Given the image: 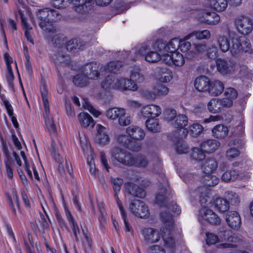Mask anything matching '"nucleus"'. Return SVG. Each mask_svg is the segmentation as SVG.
Instances as JSON below:
<instances>
[{"instance_id": "nucleus-32", "label": "nucleus", "mask_w": 253, "mask_h": 253, "mask_svg": "<svg viewBox=\"0 0 253 253\" xmlns=\"http://www.w3.org/2000/svg\"><path fill=\"white\" fill-rule=\"evenodd\" d=\"M132 164L129 165V167L135 166L137 168H146L149 164L147 158L143 155L139 154L136 157L132 155Z\"/></svg>"}, {"instance_id": "nucleus-16", "label": "nucleus", "mask_w": 253, "mask_h": 253, "mask_svg": "<svg viewBox=\"0 0 253 253\" xmlns=\"http://www.w3.org/2000/svg\"><path fill=\"white\" fill-rule=\"evenodd\" d=\"M162 110L160 106L156 105H146L142 108L141 113L145 118H155L161 114Z\"/></svg>"}, {"instance_id": "nucleus-47", "label": "nucleus", "mask_w": 253, "mask_h": 253, "mask_svg": "<svg viewBox=\"0 0 253 253\" xmlns=\"http://www.w3.org/2000/svg\"><path fill=\"white\" fill-rule=\"evenodd\" d=\"M179 40L177 38H173L171 39L168 43H167L166 52H169L170 54L176 52L179 48Z\"/></svg>"}, {"instance_id": "nucleus-2", "label": "nucleus", "mask_w": 253, "mask_h": 253, "mask_svg": "<svg viewBox=\"0 0 253 253\" xmlns=\"http://www.w3.org/2000/svg\"><path fill=\"white\" fill-rule=\"evenodd\" d=\"M160 215L162 221L168 226V228H166V231L164 232L162 236L165 245L168 248H172L174 246L175 242L171 236H168V235L170 234V229L172 228L174 223L173 216L167 211L162 212Z\"/></svg>"}, {"instance_id": "nucleus-36", "label": "nucleus", "mask_w": 253, "mask_h": 253, "mask_svg": "<svg viewBox=\"0 0 253 253\" xmlns=\"http://www.w3.org/2000/svg\"><path fill=\"white\" fill-rule=\"evenodd\" d=\"M217 42L219 48L223 52H226L230 49V35L229 38L225 36L220 35L217 38Z\"/></svg>"}, {"instance_id": "nucleus-38", "label": "nucleus", "mask_w": 253, "mask_h": 253, "mask_svg": "<svg viewBox=\"0 0 253 253\" xmlns=\"http://www.w3.org/2000/svg\"><path fill=\"white\" fill-rule=\"evenodd\" d=\"M89 80L90 79L82 72V73L78 74L74 76L73 82L77 86L84 87L88 84Z\"/></svg>"}, {"instance_id": "nucleus-22", "label": "nucleus", "mask_w": 253, "mask_h": 253, "mask_svg": "<svg viewBox=\"0 0 253 253\" xmlns=\"http://www.w3.org/2000/svg\"><path fill=\"white\" fill-rule=\"evenodd\" d=\"M66 46L68 51L75 52L80 50H83L85 47V44L80 39L75 38L67 42Z\"/></svg>"}, {"instance_id": "nucleus-39", "label": "nucleus", "mask_w": 253, "mask_h": 253, "mask_svg": "<svg viewBox=\"0 0 253 253\" xmlns=\"http://www.w3.org/2000/svg\"><path fill=\"white\" fill-rule=\"evenodd\" d=\"M54 63L58 66H64L69 63V56L60 52L55 53L53 57Z\"/></svg>"}, {"instance_id": "nucleus-46", "label": "nucleus", "mask_w": 253, "mask_h": 253, "mask_svg": "<svg viewBox=\"0 0 253 253\" xmlns=\"http://www.w3.org/2000/svg\"><path fill=\"white\" fill-rule=\"evenodd\" d=\"M8 202L10 208L11 210L12 214L13 215L16 216V208L15 207V206L14 205V202L16 204V207L18 208V211H20V208H19V202L18 200V197L17 196V194L16 193H13L12 195V197H10L9 196L8 197Z\"/></svg>"}, {"instance_id": "nucleus-6", "label": "nucleus", "mask_w": 253, "mask_h": 253, "mask_svg": "<svg viewBox=\"0 0 253 253\" xmlns=\"http://www.w3.org/2000/svg\"><path fill=\"white\" fill-rule=\"evenodd\" d=\"M198 219L201 222L206 220L214 225H218L220 223V219L218 216L205 206L199 211Z\"/></svg>"}, {"instance_id": "nucleus-27", "label": "nucleus", "mask_w": 253, "mask_h": 253, "mask_svg": "<svg viewBox=\"0 0 253 253\" xmlns=\"http://www.w3.org/2000/svg\"><path fill=\"white\" fill-rule=\"evenodd\" d=\"M97 134L96 139L98 142L102 145H105L110 141L109 137L107 133V129L100 125L97 126Z\"/></svg>"}, {"instance_id": "nucleus-21", "label": "nucleus", "mask_w": 253, "mask_h": 253, "mask_svg": "<svg viewBox=\"0 0 253 253\" xmlns=\"http://www.w3.org/2000/svg\"><path fill=\"white\" fill-rule=\"evenodd\" d=\"M169 89L167 86L163 84L157 85L154 88V92H146V96L151 99H154L156 96L166 95L168 94Z\"/></svg>"}, {"instance_id": "nucleus-8", "label": "nucleus", "mask_w": 253, "mask_h": 253, "mask_svg": "<svg viewBox=\"0 0 253 253\" xmlns=\"http://www.w3.org/2000/svg\"><path fill=\"white\" fill-rule=\"evenodd\" d=\"M40 28L47 33H53L54 28L49 22V8L40 10L37 13Z\"/></svg>"}, {"instance_id": "nucleus-9", "label": "nucleus", "mask_w": 253, "mask_h": 253, "mask_svg": "<svg viewBox=\"0 0 253 253\" xmlns=\"http://www.w3.org/2000/svg\"><path fill=\"white\" fill-rule=\"evenodd\" d=\"M216 65L218 71L222 75L231 74L236 67L234 61L229 58H218L216 60Z\"/></svg>"}, {"instance_id": "nucleus-12", "label": "nucleus", "mask_w": 253, "mask_h": 253, "mask_svg": "<svg viewBox=\"0 0 253 253\" xmlns=\"http://www.w3.org/2000/svg\"><path fill=\"white\" fill-rule=\"evenodd\" d=\"M188 121L186 116L184 115H178L175 118L173 125L175 127L177 128V133H178L180 138L185 137L188 134V131L185 126L188 124Z\"/></svg>"}, {"instance_id": "nucleus-44", "label": "nucleus", "mask_w": 253, "mask_h": 253, "mask_svg": "<svg viewBox=\"0 0 253 253\" xmlns=\"http://www.w3.org/2000/svg\"><path fill=\"white\" fill-rule=\"evenodd\" d=\"M238 175V171L236 170H227L222 174L221 179L225 182H228L236 180Z\"/></svg>"}, {"instance_id": "nucleus-50", "label": "nucleus", "mask_w": 253, "mask_h": 253, "mask_svg": "<svg viewBox=\"0 0 253 253\" xmlns=\"http://www.w3.org/2000/svg\"><path fill=\"white\" fill-rule=\"evenodd\" d=\"M204 183L208 186H214L217 185L219 182V179L216 176L211 174H206L204 176Z\"/></svg>"}, {"instance_id": "nucleus-3", "label": "nucleus", "mask_w": 253, "mask_h": 253, "mask_svg": "<svg viewBox=\"0 0 253 253\" xmlns=\"http://www.w3.org/2000/svg\"><path fill=\"white\" fill-rule=\"evenodd\" d=\"M73 5L74 10L79 14L86 15L94 9V0H67Z\"/></svg>"}, {"instance_id": "nucleus-13", "label": "nucleus", "mask_w": 253, "mask_h": 253, "mask_svg": "<svg viewBox=\"0 0 253 253\" xmlns=\"http://www.w3.org/2000/svg\"><path fill=\"white\" fill-rule=\"evenodd\" d=\"M163 60L169 65H175L176 66H182L185 60L182 54L179 52H173L171 54H164Z\"/></svg>"}, {"instance_id": "nucleus-59", "label": "nucleus", "mask_w": 253, "mask_h": 253, "mask_svg": "<svg viewBox=\"0 0 253 253\" xmlns=\"http://www.w3.org/2000/svg\"><path fill=\"white\" fill-rule=\"evenodd\" d=\"M225 96L232 101L236 99L238 96V93L236 89L232 87H228L225 89L224 91Z\"/></svg>"}, {"instance_id": "nucleus-41", "label": "nucleus", "mask_w": 253, "mask_h": 253, "mask_svg": "<svg viewBox=\"0 0 253 253\" xmlns=\"http://www.w3.org/2000/svg\"><path fill=\"white\" fill-rule=\"evenodd\" d=\"M215 207L221 212L227 211L229 209V203L226 199L221 198H217L215 201Z\"/></svg>"}, {"instance_id": "nucleus-64", "label": "nucleus", "mask_w": 253, "mask_h": 253, "mask_svg": "<svg viewBox=\"0 0 253 253\" xmlns=\"http://www.w3.org/2000/svg\"><path fill=\"white\" fill-rule=\"evenodd\" d=\"M164 113L165 119L168 121H172L177 116L176 111L171 108L167 109Z\"/></svg>"}, {"instance_id": "nucleus-51", "label": "nucleus", "mask_w": 253, "mask_h": 253, "mask_svg": "<svg viewBox=\"0 0 253 253\" xmlns=\"http://www.w3.org/2000/svg\"><path fill=\"white\" fill-rule=\"evenodd\" d=\"M205 151L202 150V148L195 147L192 149L191 157L194 160L201 161L205 158Z\"/></svg>"}, {"instance_id": "nucleus-15", "label": "nucleus", "mask_w": 253, "mask_h": 253, "mask_svg": "<svg viewBox=\"0 0 253 253\" xmlns=\"http://www.w3.org/2000/svg\"><path fill=\"white\" fill-rule=\"evenodd\" d=\"M226 221L231 228L238 230L242 224L241 218L238 212L236 211H229L226 215Z\"/></svg>"}, {"instance_id": "nucleus-29", "label": "nucleus", "mask_w": 253, "mask_h": 253, "mask_svg": "<svg viewBox=\"0 0 253 253\" xmlns=\"http://www.w3.org/2000/svg\"><path fill=\"white\" fill-rule=\"evenodd\" d=\"M65 211L67 218L73 231L75 240L76 241H78L79 238L78 235L80 234V229L78 225L77 222L74 219V218L72 215L71 212L67 207L65 208Z\"/></svg>"}, {"instance_id": "nucleus-4", "label": "nucleus", "mask_w": 253, "mask_h": 253, "mask_svg": "<svg viewBox=\"0 0 253 253\" xmlns=\"http://www.w3.org/2000/svg\"><path fill=\"white\" fill-rule=\"evenodd\" d=\"M230 50L232 55L240 53L241 51H249L251 44L248 42H241L240 37L235 34H230Z\"/></svg>"}, {"instance_id": "nucleus-42", "label": "nucleus", "mask_w": 253, "mask_h": 253, "mask_svg": "<svg viewBox=\"0 0 253 253\" xmlns=\"http://www.w3.org/2000/svg\"><path fill=\"white\" fill-rule=\"evenodd\" d=\"M209 111L213 114L218 113L221 111L219 99L213 98L208 104Z\"/></svg>"}, {"instance_id": "nucleus-31", "label": "nucleus", "mask_w": 253, "mask_h": 253, "mask_svg": "<svg viewBox=\"0 0 253 253\" xmlns=\"http://www.w3.org/2000/svg\"><path fill=\"white\" fill-rule=\"evenodd\" d=\"M217 166V163L214 159H208L203 164L202 169L205 174H211L216 169Z\"/></svg>"}, {"instance_id": "nucleus-10", "label": "nucleus", "mask_w": 253, "mask_h": 253, "mask_svg": "<svg viewBox=\"0 0 253 253\" xmlns=\"http://www.w3.org/2000/svg\"><path fill=\"white\" fill-rule=\"evenodd\" d=\"M100 64L96 62H91L84 65L81 68V72L85 74L90 80H97L100 74Z\"/></svg>"}, {"instance_id": "nucleus-52", "label": "nucleus", "mask_w": 253, "mask_h": 253, "mask_svg": "<svg viewBox=\"0 0 253 253\" xmlns=\"http://www.w3.org/2000/svg\"><path fill=\"white\" fill-rule=\"evenodd\" d=\"M115 77L113 76H107L102 82L101 86L105 90L115 89Z\"/></svg>"}, {"instance_id": "nucleus-60", "label": "nucleus", "mask_w": 253, "mask_h": 253, "mask_svg": "<svg viewBox=\"0 0 253 253\" xmlns=\"http://www.w3.org/2000/svg\"><path fill=\"white\" fill-rule=\"evenodd\" d=\"M84 102L83 103L84 107L88 110L94 116L98 117L100 115L101 113L94 108L87 100L84 99Z\"/></svg>"}, {"instance_id": "nucleus-23", "label": "nucleus", "mask_w": 253, "mask_h": 253, "mask_svg": "<svg viewBox=\"0 0 253 253\" xmlns=\"http://www.w3.org/2000/svg\"><path fill=\"white\" fill-rule=\"evenodd\" d=\"M210 82V80L208 77L201 76L195 79L194 86L195 88L199 92L208 91Z\"/></svg>"}, {"instance_id": "nucleus-18", "label": "nucleus", "mask_w": 253, "mask_h": 253, "mask_svg": "<svg viewBox=\"0 0 253 253\" xmlns=\"http://www.w3.org/2000/svg\"><path fill=\"white\" fill-rule=\"evenodd\" d=\"M126 132L132 140L137 141L143 140L145 136V133L143 129L139 126L133 125L127 127Z\"/></svg>"}, {"instance_id": "nucleus-35", "label": "nucleus", "mask_w": 253, "mask_h": 253, "mask_svg": "<svg viewBox=\"0 0 253 253\" xmlns=\"http://www.w3.org/2000/svg\"><path fill=\"white\" fill-rule=\"evenodd\" d=\"M145 124L148 130L152 132L156 133L161 130V125L159 120L156 118L148 119L145 122Z\"/></svg>"}, {"instance_id": "nucleus-34", "label": "nucleus", "mask_w": 253, "mask_h": 253, "mask_svg": "<svg viewBox=\"0 0 253 253\" xmlns=\"http://www.w3.org/2000/svg\"><path fill=\"white\" fill-rule=\"evenodd\" d=\"M19 13L21 18V22L25 31V36L28 41L30 42L32 44H34V42L32 38V34L29 31L32 29V28L27 23V18L24 17V14L21 11H20Z\"/></svg>"}, {"instance_id": "nucleus-49", "label": "nucleus", "mask_w": 253, "mask_h": 253, "mask_svg": "<svg viewBox=\"0 0 253 253\" xmlns=\"http://www.w3.org/2000/svg\"><path fill=\"white\" fill-rule=\"evenodd\" d=\"M123 66L122 62L120 61H114L109 63L105 67L108 72L116 73Z\"/></svg>"}, {"instance_id": "nucleus-37", "label": "nucleus", "mask_w": 253, "mask_h": 253, "mask_svg": "<svg viewBox=\"0 0 253 253\" xmlns=\"http://www.w3.org/2000/svg\"><path fill=\"white\" fill-rule=\"evenodd\" d=\"M211 37L210 32L208 30L203 31H195L186 36V39H190L194 37L195 39L201 40L208 39Z\"/></svg>"}, {"instance_id": "nucleus-43", "label": "nucleus", "mask_w": 253, "mask_h": 253, "mask_svg": "<svg viewBox=\"0 0 253 253\" xmlns=\"http://www.w3.org/2000/svg\"><path fill=\"white\" fill-rule=\"evenodd\" d=\"M179 139L175 144V149L179 154H186L188 152L189 148L185 141L181 139L178 135Z\"/></svg>"}, {"instance_id": "nucleus-14", "label": "nucleus", "mask_w": 253, "mask_h": 253, "mask_svg": "<svg viewBox=\"0 0 253 253\" xmlns=\"http://www.w3.org/2000/svg\"><path fill=\"white\" fill-rule=\"evenodd\" d=\"M144 241L147 244L158 242L161 238L158 230L153 228H146L142 231Z\"/></svg>"}, {"instance_id": "nucleus-56", "label": "nucleus", "mask_w": 253, "mask_h": 253, "mask_svg": "<svg viewBox=\"0 0 253 253\" xmlns=\"http://www.w3.org/2000/svg\"><path fill=\"white\" fill-rule=\"evenodd\" d=\"M226 198L229 202L232 205H238L240 202V199L237 194L232 191H228L226 193Z\"/></svg>"}, {"instance_id": "nucleus-62", "label": "nucleus", "mask_w": 253, "mask_h": 253, "mask_svg": "<svg viewBox=\"0 0 253 253\" xmlns=\"http://www.w3.org/2000/svg\"><path fill=\"white\" fill-rule=\"evenodd\" d=\"M124 114L121 115L118 119V122L120 125L122 126H126L130 124V117L126 116V111L124 110Z\"/></svg>"}, {"instance_id": "nucleus-11", "label": "nucleus", "mask_w": 253, "mask_h": 253, "mask_svg": "<svg viewBox=\"0 0 253 253\" xmlns=\"http://www.w3.org/2000/svg\"><path fill=\"white\" fill-rule=\"evenodd\" d=\"M235 24L238 32L242 35H248L253 30V22L250 19L247 17L237 19Z\"/></svg>"}, {"instance_id": "nucleus-5", "label": "nucleus", "mask_w": 253, "mask_h": 253, "mask_svg": "<svg viewBox=\"0 0 253 253\" xmlns=\"http://www.w3.org/2000/svg\"><path fill=\"white\" fill-rule=\"evenodd\" d=\"M130 211L136 217L146 218L149 215L148 207L145 203L140 200H134L129 205Z\"/></svg>"}, {"instance_id": "nucleus-48", "label": "nucleus", "mask_w": 253, "mask_h": 253, "mask_svg": "<svg viewBox=\"0 0 253 253\" xmlns=\"http://www.w3.org/2000/svg\"><path fill=\"white\" fill-rule=\"evenodd\" d=\"M44 116L46 128L51 134H55L56 128L52 118L50 117L49 114L48 116L44 114Z\"/></svg>"}, {"instance_id": "nucleus-25", "label": "nucleus", "mask_w": 253, "mask_h": 253, "mask_svg": "<svg viewBox=\"0 0 253 253\" xmlns=\"http://www.w3.org/2000/svg\"><path fill=\"white\" fill-rule=\"evenodd\" d=\"M224 85L223 83L218 80L210 82L208 92L212 96H218L223 91Z\"/></svg>"}, {"instance_id": "nucleus-20", "label": "nucleus", "mask_w": 253, "mask_h": 253, "mask_svg": "<svg viewBox=\"0 0 253 253\" xmlns=\"http://www.w3.org/2000/svg\"><path fill=\"white\" fill-rule=\"evenodd\" d=\"M205 5L206 7L211 8L216 11L222 12L227 7V0H207Z\"/></svg>"}, {"instance_id": "nucleus-19", "label": "nucleus", "mask_w": 253, "mask_h": 253, "mask_svg": "<svg viewBox=\"0 0 253 253\" xmlns=\"http://www.w3.org/2000/svg\"><path fill=\"white\" fill-rule=\"evenodd\" d=\"M161 176L162 180V181H160V182L163 188H161L157 194L156 197V200L158 204H159L161 207H163L166 205V197H165V195L167 193L166 186L168 185V181L167 178L164 177L165 175L163 174H162Z\"/></svg>"}, {"instance_id": "nucleus-30", "label": "nucleus", "mask_w": 253, "mask_h": 253, "mask_svg": "<svg viewBox=\"0 0 253 253\" xmlns=\"http://www.w3.org/2000/svg\"><path fill=\"white\" fill-rule=\"evenodd\" d=\"M228 127L223 125H218L212 129V135L218 139H223L228 134Z\"/></svg>"}, {"instance_id": "nucleus-1", "label": "nucleus", "mask_w": 253, "mask_h": 253, "mask_svg": "<svg viewBox=\"0 0 253 253\" xmlns=\"http://www.w3.org/2000/svg\"><path fill=\"white\" fill-rule=\"evenodd\" d=\"M110 153L113 162L116 161L128 167L132 164V154L122 148L114 147L110 150Z\"/></svg>"}, {"instance_id": "nucleus-58", "label": "nucleus", "mask_w": 253, "mask_h": 253, "mask_svg": "<svg viewBox=\"0 0 253 253\" xmlns=\"http://www.w3.org/2000/svg\"><path fill=\"white\" fill-rule=\"evenodd\" d=\"M203 130L202 125L199 124H194L190 126V132L194 137H197Z\"/></svg>"}, {"instance_id": "nucleus-61", "label": "nucleus", "mask_w": 253, "mask_h": 253, "mask_svg": "<svg viewBox=\"0 0 253 253\" xmlns=\"http://www.w3.org/2000/svg\"><path fill=\"white\" fill-rule=\"evenodd\" d=\"M189 39H186V36L183 40H179V48L182 52H187L191 46L190 42H187V41Z\"/></svg>"}, {"instance_id": "nucleus-28", "label": "nucleus", "mask_w": 253, "mask_h": 253, "mask_svg": "<svg viewBox=\"0 0 253 253\" xmlns=\"http://www.w3.org/2000/svg\"><path fill=\"white\" fill-rule=\"evenodd\" d=\"M114 85L115 89H120L124 91L129 90L134 91L137 90L138 88L137 84H134L133 86H131V87L128 85H126V78H115V84H114Z\"/></svg>"}, {"instance_id": "nucleus-40", "label": "nucleus", "mask_w": 253, "mask_h": 253, "mask_svg": "<svg viewBox=\"0 0 253 253\" xmlns=\"http://www.w3.org/2000/svg\"><path fill=\"white\" fill-rule=\"evenodd\" d=\"M123 108H112L108 109L106 112V116L109 119L115 120L119 119L121 115L124 114Z\"/></svg>"}, {"instance_id": "nucleus-55", "label": "nucleus", "mask_w": 253, "mask_h": 253, "mask_svg": "<svg viewBox=\"0 0 253 253\" xmlns=\"http://www.w3.org/2000/svg\"><path fill=\"white\" fill-rule=\"evenodd\" d=\"M130 77L132 80L138 83H141L144 80V77L139 68H134Z\"/></svg>"}, {"instance_id": "nucleus-17", "label": "nucleus", "mask_w": 253, "mask_h": 253, "mask_svg": "<svg viewBox=\"0 0 253 253\" xmlns=\"http://www.w3.org/2000/svg\"><path fill=\"white\" fill-rule=\"evenodd\" d=\"M198 20L203 23L210 25H215L220 20V16L214 12H203L202 15L198 17Z\"/></svg>"}, {"instance_id": "nucleus-63", "label": "nucleus", "mask_w": 253, "mask_h": 253, "mask_svg": "<svg viewBox=\"0 0 253 253\" xmlns=\"http://www.w3.org/2000/svg\"><path fill=\"white\" fill-rule=\"evenodd\" d=\"M49 22H56L60 20L61 18V14L56 10L49 9Z\"/></svg>"}, {"instance_id": "nucleus-33", "label": "nucleus", "mask_w": 253, "mask_h": 253, "mask_svg": "<svg viewBox=\"0 0 253 253\" xmlns=\"http://www.w3.org/2000/svg\"><path fill=\"white\" fill-rule=\"evenodd\" d=\"M78 119L82 126L84 127L88 126L93 127L94 126V120L87 113H81L78 115Z\"/></svg>"}, {"instance_id": "nucleus-53", "label": "nucleus", "mask_w": 253, "mask_h": 253, "mask_svg": "<svg viewBox=\"0 0 253 253\" xmlns=\"http://www.w3.org/2000/svg\"><path fill=\"white\" fill-rule=\"evenodd\" d=\"M66 40L67 38L64 35L57 34L53 37L52 42L55 46L60 47L67 42Z\"/></svg>"}, {"instance_id": "nucleus-45", "label": "nucleus", "mask_w": 253, "mask_h": 253, "mask_svg": "<svg viewBox=\"0 0 253 253\" xmlns=\"http://www.w3.org/2000/svg\"><path fill=\"white\" fill-rule=\"evenodd\" d=\"M159 74L160 76L159 80L162 82H169L172 78L171 72L167 68H160Z\"/></svg>"}, {"instance_id": "nucleus-57", "label": "nucleus", "mask_w": 253, "mask_h": 253, "mask_svg": "<svg viewBox=\"0 0 253 253\" xmlns=\"http://www.w3.org/2000/svg\"><path fill=\"white\" fill-rule=\"evenodd\" d=\"M111 182L113 185V189L115 192L114 197L116 194L118 195V192L120 191L121 186L123 183V180L119 178H112L111 177Z\"/></svg>"}, {"instance_id": "nucleus-54", "label": "nucleus", "mask_w": 253, "mask_h": 253, "mask_svg": "<svg viewBox=\"0 0 253 253\" xmlns=\"http://www.w3.org/2000/svg\"><path fill=\"white\" fill-rule=\"evenodd\" d=\"M145 58L148 62L155 63L161 60V56L157 51H151L145 55Z\"/></svg>"}, {"instance_id": "nucleus-7", "label": "nucleus", "mask_w": 253, "mask_h": 253, "mask_svg": "<svg viewBox=\"0 0 253 253\" xmlns=\"http://www.w3.org/2000/svg\"><path fill=\"white\" fill-rule=\"evenodd\" d=\"M117 141L121 145L132 151L138 152L142 147L141 142L132 140L127 134H119L117 136Z\"/></svg>"}, {"instance_id": "nucleus-26", "label": "nucleus", "mask_w": 253, "mask_h": 253, "mask_svg": "<svg viewBox=\"0 0 253 253\" xmlns=\"http://www.w3.org/2000/svg\"><path fill=\"white\" fill-rule=\"evenodd\" d=\"M220 146V143L214 139H209L201 144L200 147L207 153H211Z\"/></svg>"}, {"instance_id": "nucleus-24", "label": "nucleus", "mask_w": 253, "mask_h": 253, "mask_svg": "<svg viewBox=\"0 0 253 253\" xmlns=\"http://www.w3.org/2000/svg\"><path fill=\"white\" fill-rule=\"evenodd\" d=\"M126 188L129 194L134 197L143 198L146 195L145 192L143 188L133 183H126Z\"/></svg>"}]
</instances>
